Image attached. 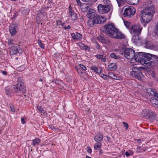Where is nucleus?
<instances>
[{"mask_svg": "<svg viewBox=\"0 0 158 158\" xmlns=\"http://www.w3.org/2000/svg\"><path fill=\"white\" fill-rule=\"evenodd\" d=\"M142 27L139 24L134 25L131 27L130 31L132 34H140L141 32Z\"/></svg>", "mask_w": 158, "mask_h": 158, "instance_id": "9", "label": "nucleus"}, {"mask_svg": "<svg viewBox=\"0 0 158 158\" xmlns=\"http://www.w3.org/2000/svg\"><path fill=\"white\" fill-rule=\"evenodd\" d=\"M133 154V152L130 150L126 151L125 153V154L127 157H129L130 155H132Z\"/></svg>", "mask_w": 158, "mask_h": 158, "instance_id": "32", "label": "nucleus"}, {"mask_svg": "<svg viewBox=\"0 0 158 158\" xmlns=\"http://www.w3.org/2000/svg\"><path fill=\"white\" fill-rule=\"evenodd\" d=\"M146 91L147 93L150 94V95L153 96V94H154V92L155 91V89H152L151 88H148L146 89Z\"/></svg>", "mask_w": 158, "mask_h": 158, "instance_id": "27", "label": "nucleus"}, {"mask_svg": "<svg viewBox=\"0 0 158 158\" xmlns=\"http://www.w3.org/2000/svg\"><path fill=\"white\" fill-rule=\"evenodd\" d=\"M96 15L97 14L95 13L94 9H89L87 14L86 16L89 19H93Z\"/></svg>", "mask_w": 158, "mask_h": 158, "instance_id": "18", "label": "nucleus"}, {"mask_svg": "<svg viewBox=\"0 0 158 158\" xmlns=\"http://www.w3.org/2000/svg\"><path fill=\"white\" fill-rule=\"evenodd\" d=\"M79 66L80 68L83 70L85 71L86 70V67L84 65L80 64H79Z\"/></svg>", "mask_w": 158, "mask_h": 158, "instance_id": "39", "label": "nucleus"}, {"mask_svg": "<svg viewBox=\"0 0 158 158\" xmlns=\"http://www.w3.org/2000/svg\"><path fill=\"white\" fill-rule=\"evenodd\" d=\"M10 108L11 109V111L13 112H14L15 111V108L14 106H10Z\"/></svg>", "mask_w": 158, "mask_h": 158, "instance_id": "47", "label": "nucleus"}, {"mask_svg": "<svg viewBox=\"0 0 158 158\" xmlns=\"http://www.w3.org/2000/svg\"><path fill=\"white\" fill-rule=\"evenodd\" d=\"M142 43L143 44L144 47L147 48H152L153 47L152 44L146 39H143Z\"/></svg>", "mask_w": 158, "mask_h": 158, "instance_id": "15", "label": "nucleus"}, {"mask_svg": "<svg viewBox=\"0 0 158 158\" xmlns=\"http://www.w3.org/2000/svg\"><path fill=\"white\" fill-rule=\"evenodd\" d=\"M134 60L155 66L158 64V56L150 53L142 52L135 53L134 57Z\"/></svg>", "mask_w": 158, "mask_h": 158, "instance_id": "1", "label": "nucleus"}, {"mask_svg": "<svg viewBox=\"0 0 158 158\" xmlns=\"http://www.w3.org/2000/svg\"><path fill=\"white\" fill-rule=\"evenodd\" d=\"M41 142V140L40 139L38 138H36L32 140V145L34 146H35L36 144Z\"/></svg>", "mask_w": 158, "mask_h": 158, "instance_id": "24", "label": "nucleus"}, {"mask_svg": "<svg viewBox=\"0 0 158 158\" xmlns=\"http://www.w3.org/2000/svg\"><path fill=\"white\" fill-rule=\"evenodd\" d=\"M139 35H135L132 38V41L135 44H137L139 43H141L143 41V39L141 38L139 36Z\"/></svg>", "mask_w": 158, "mask_h": 158, "instance_id": "13", "label": "nucleus"}, {"mask_svg": "<svg viewBox=\"0 0 158 158\" xmlns=\"http://www.w3.org/2000/svg\"><path fill=\"white\" fill-rule=\"evenodd\" d=\"M88 7V6H87V5H85V8L86 9H85V10H83V9L82 10L83 11L85 12L86 11H87L88 10L87 8Z\"/></svg>", "mask_w": 158, "mask_h": 158, "instance_id": "51", "label": "nucleus"}, {"mask_svg": "<svg viewBox=\"0 0 158 158\" xmlns=\"http://www.w3.org/2000/svg\"><path fill=\"white\" fill-rule=\"evenodd\" d=\"M117 68V65L115 63H111L108 66V69L110 71L115 70Z\"/></svg>", "mask_w": 158, "mask_h": 158, "instance_id": "19", "label": "nucleus"}, {"mask_svg": "<svg viewBox=\"0 0 158 158\" xmlns=\"http://www.w3.org/2000/svg\"><path fill=\"white\" fill-rule=\"evenodd\" d=\"M100 46L99 45V44L98 43H97L96 44V48L97 49H99L100 48Z\"/></svg>", "mask_w": 158, "mask_h": 158, "instance_id": "52", "label": "nucleus"}, {"mask_svg": "<svg viewBox=\"0 0 158 158\" xmlns=\"http://www.w3.org/2000/svg\"><path fill=\"white\" fill-rule=\"evenodd\" d=\"M37 109L40 111L41 113H43V111H44L43 109L41 106H38Z\"/></svg>", "mask_w": 158, "mask_h": 158, "instance_id": "40", "label": "nucleus"}, {"mask_svg": "<svg viewBox=\"0 0 158 158\" xmlns=\"http://www.w3.org/2000/svg\"><path fill=\"white\" fill-rule=\"evenodd\" d=\"M101 30L109 37L113 38L122 39L125 38V35L122 34L111 24H106L101 28Z\"/></svg>", "mask_w": 158, "mask_h": 158, "instance_id": "2", "label": "nucleus"}, {"mask_svg": "<svg viewBox=\"0 0 158 158\" xmlns=\"http://www.w3.org/2000/svg\"><path fill=\"white\" fill-rule=\"evenodd\" d=\"M69 15L71 17V19L72 20H75L77 19V15L74 12L72 11L70 6L69 7Z\"/></svg>", "mask_w": 158, "mask_h": 158, "instance_id": "17", "label": "nucleus"}, {"mask_svg": "<svg viewBox=\"0 0 158 158\" xmlns=\"http://www.w3.org/2000/svg\"><path fill=\"white\" fill-rule=\"evenodd\" d=\"M102 150H101L100 151H99V152L100 153H102Z\"/></svg>", "mask_w": 158, "mask_h": 158, "instance_id": "63", "label": "nucleus"}, {"mask_svg": "<svg viewBox=\"0 0 158 158\" xmlns=\"http://www.w3.org/2000/svg\"><path fill=\"white\" fill-rule=\"evenodd\" d=\"M91 69L94 70L95 72L99 73H101V70L100 72L98 70V69L97 67L94 65H93L90 68Z\"/></svg>", "mask_w": 158, "mask_h": 158, "instance_id": "28", "label": "nucleus"}, {"mask_svg": "<svg viewBox=\"0 0 158 158\" xmlns=\"http://www.w3.org/2000/svg\"><path fill=\"white\" fill-rule=\"evenodd\" d=\"M18 83L15 85H13V88L15 92L19 93L20 94H23L26 92V87L23 82V80L20 77H18L17 79Z\"/></svg>", "mask_w": 158, "mask_h": 158, "instance_id": "3", "label": "nucleus"}, {"mask_svg": "<svg viewBox=\"0 0 158 158\" xmlns=\"http://www.w3.org/2000/svg\"><path fill=\"white\" fill-rule=\"evenodd\" d=\"M81 0L84 2H87L89 1V0Z\"/></svg>", "mask_w": 158, "mask_h": 158, "instance_id": "60", "label": "nucleus"}, {"mask_svg": "<svg viewBox=\"0 0 158 158\" xmlns=\"http://www.w3.org/2000/svg\"><path fill=\"white\" fill-rule=\"evenodd\" d=\"M114 74L112 72H110L108 73V76L110 77L111 78H113V77H114Z\"/></svg>", "mask_w": 158, "mask_h": 158, "instance_id": "41", "label": "nucleus"}, {"mask_svg": "<svg viewBox=\"0 0 158 158\" xmlns=\"http://www.w3.org/2000/svg\"><path fill=\"white\" fill-rule=\"evenodd\" d=\"M93 19L95 24L103 23L105 22V19H106L104 17L97 15Z\"/></svg>", "mask_w": 158, "mask_h": 158, "instance_id": "12", "label": "nucleus"}, {"mask_svg": "<svg viewBox=\"0 0 158 158\" xmlns=\"http://www.w3.org/2000/svg\"><path fill=\"white\" fill-rule=\"evenodd\" d=\"M29 11L28 10L24 9L21 10V13L24 15H27L29 13Z\"/></svg>", "mask_w": 158, "mask_h": 158, "instance_id": "34", "label": "nucleus"}, {"mask_svg": "<svg viewBox=\"0 0 158 158\" xmlns=\"http://www.w3.org/2000/svg\"><path fill=\"white\" fill-rule=\"evenodd\" d=\"M21 121L22 124H24L25 123V121H24V118H21Z\"/></svg>", "mask_w": 158, "mask_h": 158, "instance_id": "54", "label": "nucleus"}, {"mask_svg": "<svg viewBox=\"0 0 158 158\" xmlns=\"http://www.w3.org/2000/svg\"><path fill=\"white\" fill-rule=\"evenodd\" d=\"M16 17V13H15L13 15V18L15 19Z\"/></svg>", "mask_w": 158, "mask_h": 158, "instance_id": "59", "label": "nucleus"}, {"mask_svg": "<svg viewBox=\"0 0 158 158\" xmlns=\"http://www.w3.org/2000/svg\"><path fill=\"white\" fill-rule=\"evenodd\" d=\"M112 79L115 80H119V77L115 74H114V77Z\"/></svg>", "mask_w": 158, "mask_h": 158, "instance_id": "50", "label": "nucleus"}, {"mask_svg": "<svg viewBox=\"0 0 158 158\" xmlns=\"http://www.w3.org/2000/svg\"><path fill=\"white\" fill-rule=\"evenodd\" d=\"M98 40L102 43L105 44H107L110 43V41L106 38L104 36H100L98 38Z\"/></svg>", "mask_w": 158, "mask_h": 158, "instance_id": "20", "label": "nucleus"}, {"mask_svg": "<svg viewBox=\"0 0 158 158\" xmlns=\"http://www.w3.org/2000/svg\"><path fill=\"white\" fill-rule=\"evenodd\" d=\"M6 94L8 95H10L11 94L13 93V90L8 87H6L5 89Z\"/></svg>", "mask_w": 158, "mask_h": 158, "instance_id": "23", "label": "nucleus"}, {"mask_svg": "<svg viewBox=\"0 0 158 158\" xmlns=\"http://www.w3.org/2000/svg\"><path fill=\"white\" fill-rule=\"evenodd\" d=\"M124 24L125 25L126 27L127 28H129L130 27V22L127 21H124Z\"/></svg>", "mask_w": 158, "mask_h": 158, "instance_id": "37", "label": "nucleus"}, {"mask_svg": "<svg viewBox=\"0 0 158 158\" xmlns=\"http://www.w3.org/2000/svg\"><path fill=\"white\" fill-rule=\"evenodd\" d=\"M103 2L105 5L106 6H110V7H112V6L111 3L110 1V0H103Z\"/></svg>", "mask_w": 158, "mask_h": 158, "instance_id": "26", "label": "nucleus"}, {"mask_svg": "<svg viewBox=\"0 0 158 158\" xmlns=\"http://www.w3.org/2000/svg\"><path fill=\"white\" fill-rule=\"evenodd\" d=\"M64 23H61V24H60V25H61V26H64Z\"/></svg>", "mask_w": 158, "mask_h": 158, "instance_id": "62", "label": "nucleus"}, {"mask_svg": "<svg viewBox=\"0 0 158 158\" xmlns=\"http://www.w3.org/2000/svg\"><path fill=\"white\" fill-rule=\"evenodd\" d=\"M76 35L77 40L81 39L82 38V35L80 33L76 32Z\"/></svg>", "mask_w": 158, "mask_h": 158, "instance_id": "36", "label": "nucleus"}, {"mask_svg": "<svg viewBox=\"0 0 158 158\" xmlns=\"http://www.w3.org/2000/svg\"><path fill=\"white\" fill-rule=\"evenodd\" d=\"M136 140L137 141V142L139 143H140L141 142V141L140 139H136Z\"/></svg>", "mask_w": 158, "mask_h": 158, "instance_id": "57", "label": "nucleus"}, {"mask_svg": "<svg viewBox=\"0 0 158 158\" xmlns=\"http://www.w3.org/2000/svg\"><path fill=\"white\" fill-rule=\"evenodd\" d=\"M142 12H145L146 13L149 14H152L153 15L155 13V10L154 7L153 6L146 8L142 10Z\"/></svg>", "mask_w": 158, "mask_h": 158, "instance_id": "14", "label": "nucleus"}, {"mask_svg": "<svg viewBox=\"0 0 158 158\" xmlns=\"http://www.w3.org/2000/svg\"><path fill=\"white\" fill-rule=\"evenodd\" d=\"M131 74L134 77L137 79L140 80L142 75L140 70L138 68L133 67L132 71L131 72Z\"/></svg>", "mask_w": 158, "mask_h": 158, "instance_id": "8", "label": "nucleus"}, {"mask_svg": "<svg viewBox=\"0 0 158 158\" xmlns=\"http://www.w3.org/2000/svg\"><path fill=\"white\" fill-rule=\"evenodd\" d=\"M120 53L121 55L124 54L125 57L127 59H131L133 58L135 56V51L132 49L130 48H126L123 52H121Z\"/></svg>", "mask_w": 158, "mask_h": 158, "instance_id": "5", "label": "nucleus"}, {"mask_svg": "<svg viewBox=\"0 0 158 158\" xmlns=\"http://www.w3.org/2000/svg\"><path fill=\"white\" fill-rule=\"evenodd\" d=\"M62 22L61 20H56V24L58 25H60V24H61Z\"/></svg>", "mask_w": 158, "mask_h": 158, "instance_id": "48", "label": "nucleus"}, {"mask_svg": "<svg viewBox=\"0 0 158 158\" xmlns=\"http://www.w3.org/2000/svg\"><path fill=\"white\" fill-rule=\"evenodd\" d=\"M80 44L81 45H80V46L82 47L83 48L85 49L86 50L89 51L90 50V48L88 46L85 45L81 43H80Z\"/></svg>", "mask_w": 158, "mask_h": 158, "instance_id": "29", "label": "nucleus"}, {"mask_svg": "<svg viewBox=\"0 0 158 158\" xmlns=\"http://www.w3.org/2000/svg\"><path fill=\"white\" fill-rule=\"evenodd\" d=\"M2 73L4 75H6L7 74V72L6 71H2Z\"/></svg>", "mask_w": 158, "mask_h": 158, "instance_id": "56", "label": "nucleus"}, {"mask_svg": "<svg viewBox=\"0 0 158 158\" xmlns=\"http://www.w3.org/2000/svg\"><path fill=\"white\" fill-rule=\"evenodd\" d=\"M110 57L115 59H118L120 57L118 55H116L114 53H111L110 55Z\"/></svg>", "mask_w": 158, "mask_h": 158, "instance_id": "30", "label": "nucleus"}, {"mask_svg": "<svg viewBox=\"0 0 158 158\" xmlns=\"http://www.w3.org/2000/svg\"><path fill=\"white\" fill-rule=\"evenodd\" d=\"M156 115L151 110H148L146 115V118L152 121L156 119Z\"/></svg>", "mask_w": 158, "mask_h": 158, "instance_id": "11", "label": "nucleus"}, {"mask_svg": "<svg viewBox=\"0 0 158 158\" xmlns=\"http://www.w3.org/2000/svg\"><path fill=\"white\" fill-rule=\"evenodd\" d=\"M24 68L20 66L18 68V69L19 71H22L24 69Z\"/></svg>", "mask_w": 158, "mask_h": 158, "instance_id": "55", "label": "nucleus"}, {"mask_svg": "<svg viewBox=\"0 0 158 158\" xmlns=\"http://www.w3.org/2000/svg\"><path fill=\"white\" fill-rule=\"evenodd\" d=\"M21 51V48L17 46H13L11 48L10 53L13 54L15 55L20 52Z\"/></svg>", "mask_w": 158, "mask_h": 158, "instance_id": "16", "label": "nucleus"}, {"mask_svg": "<svg viewBox=\"0 0 158 158\" xmlns=\"http://www.w3.org/2000/svg\"><path fill=\"white\" fill-rule=\"evenodd\" d=\"M140 147H138L137 148V149H140Z\"/></svg>", "mask_w": 158, "mask_h": 158, "instance_id": "64", "label": "nucleus"}, {"mask_svg": "<svg viewBox=\"0 0 158 158\" xmlns=\"http://www.w3.org/2000/svg\"><path fill=\"white\" fill-rule=\"evenodd\" d=\"M123 123L124 125V126L125 127L126 129L127 130L129 127V126L127 123L125 122H123Z\"/></svg>", "mask_w": 158, "mask_h": 158, "instance_id": "42", "label": "nucleus"}, {"mask_svg": "<svg viewBox=\"0 0 158 158\" xmlns=\"http://www.w3.org/2000/svg\"><path fill=\"white\" fill-rule=\"evenodd\" d=\"M71 28V27L70 25H69L67 27H64V29L65 30H66L67 29H69Z\"/></svg>", "mask_w": 158, "mask_h": 158, "instance_id": "53", "label": "nucleus"}, {"mask_svg": "<svg viewBox=\"0 0 158 158\" xmlns=\"http://www.w3.org/2000/svg\"><path fill=\"white\" fill-rule=\"evenodd\" d=\"M101 76L104 79H106L107 77V76L106 75H105L103 73L101 74Z\"/></svg>", "mask_w": 158, "mask_h": 158, "instance_id": "44", "label": "nucleus"}, {"mask_svg": "<svg viewBox=\"0 0 158 158\" xmlns=\"http://www.w3.org/2000/svg\"><path fill=\"white\" fill-rule=\"evenodd\" d=\"M119 6L122 5L125 3V0H116Z\"/></svg>", "mask_w": 158, "mask_h": 158, "instance_id": "33", "label": "nucleus"}, {"mask_svg": "<svg viewBox=\"0 0 158 158\" xmlns=\"http://www.w3.org/2000/svg\"><path fill=\"white\" fill-rule=\"evenodd\" d=\"M18 25L17 23L13 24L9 27V31L11 35L14 36L18 31Z\"/></svg>", "mask_w": 158, "mask_h": 158, "instance_id": "10", "label": "nucleus"}, {"mask_svg": "<svg viewBox=\"0 0 158 158\" xmlns=\"http://www.w3.org/2000/svg\"><path fill=\"white\" fill-rule=\"evenodd\" d=\"M86 158H92L90 157L89 156H86Z\"/></svg>", "mask_w": 158, "mask_h": 158, "instance_id": "61", "label": "nucleus"}, {"mask_svg": "<svg viewBox=\"0 0 158 158\" xmlns=\"http://www.w3.org/2000/svg\"><path fill=\"white\" fill-rule=\"evenodd\" d=\"M76 2L78 5L81 4V2L80 0H76Z\"/></svg>", "mask_w": 158, "mask_h": 158, "instance_id": "58", "label": "nucleus"}, {"mask_svg": "<svg viewBox=\"0 0 158 158\" xmlns=\"http://www.w3.org/2000/svg\"><path fill=\"white\" fill-rule=\"evenodd\" d=\"M95 56L97 59L101 60L102 62H105L106 60V56L105 55H96Z\"/></svg>", "mask_w": 158, "mask_h": 158, "instance_id": "21", "label": "nucleus"}, {"mask_svg": "<svg viewBox=\"0 0 158 158\" xmlns=\"http://www.w3.org/2000/svg\"><path fill=\"white\" fill-rule=\"evenodd\" d=\"M101 144L99 142H97L95 143L94 145V148L95 149H97L99 148H100L101 146Z\"/></svg>", "mask_w": 158, "mask_h": 158, "instance_id": "31", "label": "nucleus"}, {"mask_svg": "<svg viewBox=\"0 0 158 158\" xmlns=\"http://www.w3.org/2000/svg\"><path fill=\"white\" fill-rule=\"evenodd\" d=\"M13 40L12 39H10L8 40V44L9 45H10L13 42Z\"/></svg>", "mask_w": 158, "mask_h": 158, "instance_id": "45", "label": "nucleus"}, {"mask_svg": "<svg viewBox=\"0 0 158 158\" xmlns=\"http://www.w3.org/2000/svg\"><path fill=\"white\" fill-rule=\"evenodd\" d=\"M97 8L98 12L102 14L108 13L111 9L110 6H106L102 4H99Z\"/></svg>", "mask_w": 158, "mask_h": 158, "instance_id": "6", "label": "nucleus"}, {"mask_svg": "<svg viewBox=\"0 0 158 158\" xmlns=\"http://www.w3.org/2000/svg\"><path fill=\"white\" fill-rule=\"evenodd\" d=\"M142 14L141 21L142 22L145 23H149L152 19L153 17V15L152 14L146 13L145 12H142Z\"/></svg>", "mask_w": 158, "mask_h": 158, "instance_id": "7", "label": "nucleus"}, {"mask_svg": "<svg viewBox=\"0 0 158 158\" xmlns=\"http://www.w3.org/2000/svg\"><path fill=\"white\" fill-rule=\"evenodd\" d=\"M131 2V4L132 5H136L140 1V0H129Z\"/></svg>", "mask_w": 158, "mask_h": 158, "instance_id": "35", "label": "nucleus"}, {"mask_svg": "<svg viewBox=\"0 0 158 158\" xmlns=\"http://www.w3.org/2000/svg\"><path fill=\"white\" fill-rule=\"evenodd\" d=\"M87 151L88 152L91 153L92 152V149L90 147H88L87 148Z\"/></svg>", "mask_w": 158, "mask_h": 158, "instance_id": "46", "label": "nucleus"}, {"mask_svg": "<svg viewBox=\"0 0 158 158\" xmlns=\"http://www.w3.org/2000/svg\"><path fill=\"white\" fill-rule=\"evenodd\" d=\"M123 15L125 17L129 18L132 16L135 13V9L132 6H125Z\"/></svg>", "mask_w": 158, "mask_h": 158, "instance_id": "4", "label": "nucleus"}, {"mask_svg": "<svg viewBox=\"0 0 158 158\" xmlns=\"http://www.w3.org/2000/svg\"><path fill=\"white\" fill-rule=\"evenodd\" d=\"M71 36L73 39L74 40H77L76 34H75L74 33H72Z\"/></svg>", "mask_w": 158, "mask_h": 158, "instance_id": "43", "label": "nucleus"}, {"mask_svg": "<svg viewBox=\"0 0 158 158\" xmlns=\"http://www.w3.org/2000/svg\"><path fill=\"white\" fill-rule=\"evenodd\" d=\"M153 95L154 96L153 97L158 98V94L156 93L155 91L154 92V94H153Z\"/></svg>", "mask_w": 158, "mask_h": 158, "instance_id": "49", "label": "nucleus"}, {"mask_svg": "<svg viewBox=\"0 0 158 158\" xmlns=\"http://www.w3.org/2000/svg\"><path fill=\"white\" fill-rule=\"evenodd\" d=\"M38 43L40 47L42 48H44V46L42 44L41 40H38Z\"/></svg>", "mask_w": 158, "mask_h": 158, "instance_id": "38", "label": "nucleus"}, {"mask_svg": "<svg viewBox=\"0 0 158 158\" xmlns=\"http://www.w3.org/2000/svg\"><path fill=\"white\" fill-rule=\"evenodd\" d=\"M103 138V135L102 134H99L95 137L94 139L96 141L98 142L102 140Z\"/></svg>", "mask_w": 158, "mask_h": 158, "instance_id": "22", "label": "nucleus"}, {"mask_svg": "<svg viewBox=\"0 0 158 158\" xmlns=\"http://www.w3.org/2000/svg\"><path fill=\"white\" fill-rule=\"evenodd\" d=\"M87 23L88 25L90 27H93L95 25L94 21H93V19H89L88 20Z\"/></svg>", "mask_w": 158, "mask_h": 158, "instance_id": "25", "label": "nucleus"}]
</instances>
